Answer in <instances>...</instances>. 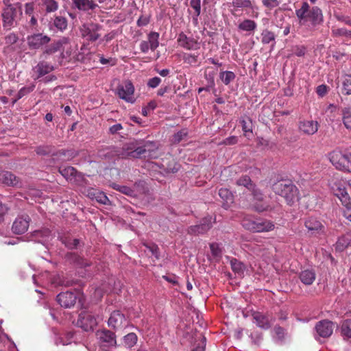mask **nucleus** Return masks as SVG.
<instances>
[{"instance_id":"1","label":"nucleus","mask_w":351,"mask_h":351,"mask_svg":"<svg viewBox=\"0 0 351 351\" xmlns=\"http://www.w3.org/2000/svg\"><path fill=\"white\" fill-rule=\"evenodd\" d=\"M158 145L154 141H147L143 143H132L121 148H114L113 156L120 158L132 159L142 158H155Z\"/></svg>"},{"instance_id":"2","label":"nucleus","mask_w":351,"mask_h":351,"mask_svg":"<svg viewBox=\"0 0 351 351\" xmlns=\"http://www.w3.org/2000/svg\"><path fill=\"white\" fill-rule=\"evenodd\" d=\"M295 14L300 21V24L309 21L311 28L322 24L324 16L322 10L317 6L310 7L306 1L302 3L300 9L295 10Z\"/></svg>"},{"instance_id":"3","label":"nucleus","mask_w":351,"mask_h":351,"mask_svg":"<svg viewBox=\"0 0 351 351\" xmlns=\"http://www.w3.org/2000/svg\"><path fill=\"white\" fill-rule=\"evenodd\" d=\"M274 192L283 197L289 205L293 204L298 198V189L290 180H280L272 185Z\"/></svg>"},{"instance_id":"4","label":"nucleus","mask_w":351,"mask_h":351,"mask_svg":"<svg viewBox=\"0 0 351 351\" xmlns=\"http://www.w3.org/2000/svg\"><path fill=\"white\" fill-rule=\"evenodd\" d=\"M328 158L337 169L351 171V152L335 149L328 154Z\"/></svg>"},{"instance_id":"5","label":"nucleus","mask_w":351,"mask_h":351,"mask_svg":"<svg viewBox=\"0 0 351 351\" xmlns=\"http://www.w3.org/2000/svg\"><path fill=\"white\" fill-rule=\"evenodd\" d=\"M102 26L97 23L87 22L82 25L80 28V32L83 39L88 42H95L97 40L101 34Z\"/></svg>"},{"instance_id":"6","label":"nucleus","mask_w":351,"mask_h":351,"mask_svg":"<svg viewBox=\"0 0 351 351\" xmlns=\"http://www.w3.org/2000/svg\"><path fill=\"white\" fill-rule=\"evenodd\" d=\"M22 14L21 8H4L2 10V25L5 30H10L17 25V18Z\"/></svg>"},{"instance_id":"7","label":"nucleus","mask_w":351,"mask_h":351,"mask_svg":"<svg viewBox=\"0 0 351 351\" xmlns=\"http://www.w3.org/2000/svg\"><path fill=\"white\" fill-rule=\"evenodd\" d=\"M36 153L40 156H47L51 154L58 157L68 156L67 158H72L77 154L73 150L62 149L55 152L54 147L51 145H42L36 147L34 149Z\"/></svg>"},{"instance_id":"8","label":"nucleus","mask_w":351,"mask_h":351,"mask_svg":"<svg viewBox=\"0 0 351 351\" xmlns=\"http://www.w3.org/2000/svg\"><path fill=\"white\" fill-rule=\"evenodd\" d=\"M333 193L346 208L343 210V216L348 219H351V199L346 188L343 186H337L336 189H333Z\"/></svg>"},{"instance_id":"9","label":"nucleus","mask_w":351,"mask_h":351,"mask_svg":"<svg viewBox=\"0 0 351 351\" xmlns=\"http://www.w3.org/2000/svg\"><path fill=\"white\" fill-rule=\"evenodd\" d=\"M243 226L252 232H268L274 229V224L270 221H243Z\"/></svg>"},{"instance_id":"10","label":"nucleus","mask_w":351,"mask_h":351,"mask_svg":"<svg viewBox=\"0 0 351 351\" xmlns=\"http://www.w3.org/2000/svg\"><path fill=\"white\" fill-rule=\"evenodd\" d=\"M253 196L252 208L258 213L271 210V206L264 202V195L261 190L256 188V186L250 191Z\"/></svg>"},{"instance_id":"11","label":"nucleus","mask_w":351,"mask_h":351,"mask_svg":"<svg viewBox=\"0 0 351 351\" xmlns=\"http://www.w3.org/2000/svg\"><path fill=\"white\" fill-rule=\"evenodd\" d=\"M134 87L130 81H126L117 88L118 96L127 102L133 104L135 102L134 97Z\"/></svg>"},{"instance_id":"12","label":"nucleus","mask_w":351,"mask_h":351,"mask_svg":"<svg viewBox=\"0 0 351 351\" xmlns=\"http://www.w3.org/2000/svg\"><path fill=\"white\" fill-rule=\"evenodd\" d=\"M50 41V37L42 33L33 34L27 37V45L32 49H38Z\"/></svg>"},{"instance_id":"13","label":"nucleus","mask_w":351,"mask_h":351,"mask_svg":"<svg viewBox=\"0 0 351 351\" xmlns=\"http://www.w3.org/2000/svg\"><path fill=\"white\" fill-rule=\"evenodd\" d=\"M78 324L86 331L91 330L97 324V318L90 313H82L80 315Z\"/></svg>"},{"instance_id":"14","label":"nucleus","mask_w":351,"mask_h":351,"mask_svg":"<svg viewBox=\"0 0 351 351\" xmlns=\"http://www.w3.org/2000/svg\"><path fill=\"white\" fill-rule=\"evenodd\" d=\"M178 43L179 45L188 50H196L199 48V43L192 37H188L184 33L178 35Z\"/></svg>"},{"instance_id":"15","label":"nucleus","mask_w":351,"mask_h":351,"mask_svg":"<svg viewBox=\"0 0 351 351\" xmlns=\"http://www.w3.org/2000/svg\"><path fill=\"white\" fill-rule=\"evenodd\" d=\"M319 125L317 121L304 120L299 122L298 128L300 132L304 134L313 135L317 132Z\"/></svg>"},{"instance_id":"16","label":"nucleus","mask_w":351,"mask_h":351,"mask_svg":"<svg viewBox=\"0 0 351 351\" xmlns=\"http://www.w3.org/2000/svg\"><path fill=\"white\" fill-rule=\"evenodd\" d=\"M108 324L113 328H121L125 327L128 324L125 316L119 311H114L108 319Z\"/></svg>"},{"instance_id":"17","label":"nucleus","mask_w":351,"mask_h":351,"mask_svg":"<svg viewBox=\"0 0 351 351\" xmlns=\"http://www.w3.org/2000/svg\"><path fill=\"white\" fill-rule=\"evenodd\" d=\"M76 295L71 291L60 293L57 296L58 302L64 308H71L76 302Z\"/></svg>"},{"instance_id":"18","label":"nucleus","mask_w":351,"mask_h":351,"mask_svg":"<svg viewBox=\"0 0 351 351\" xmlns=\"http://www.w3.org/2000/svg\"><path fill=\"white\" fill-rule=\"evenodd\" d=\"M317 333L322 337H328L333 332V324L328 320L319 322L315 326Z\"/></svg>"},{"instance_id":"19","label":"nucleus","mask_w":351,"mask_h":351,"mask_svg":"<svg viewBox=\"0 0 351 351\" xmlns=\"http://www.w3.org/2000/svg\"><path fill=\"white\" fill-rule=\"evenodd\" d=\"M161 168L167 174L175 173L179 171L180 165L173 158L169 156L162 159Z\"/></svg>"},{"instance_id":"20","label":"nucleus","mask_w":351,"mask_h":351,"mask_svg":"<svg viewBox=\"0 0 351 351\" xmlns=\"http://www.w3.org/2000/svg\"><path fill=\"white\" fill-rule=\"evenodd\" d=\"M0 182L10 186H17L19 184V178L10 171H0Z\"/></svg>"},{"instance_id":"21","label":"nucleus","mask_w":351,"mask_h":351,"mask_svg":"<svg viewBox=\"0 0 351 351\" xmlns=\"http://www.w3.org/2000/svg\"><path fill=\"white\" fill-rule=\"evenodd\" d=\"M211 224L208 221H201L199 223L191 226L188 229V232L192 235H199L206 233L211 228Z\"/></svg>"},{"instance_id":"22","label":"nucleus","mask_w":351,"mask_h":351,"mask_svg":"<svg viewBox=\"0 0 351 351\" xmlns=\"http://www.w3.org/2000/svg\"><path fill=\"white\" fill-rule=\"evenodd\" d=\"M73 5L80 11L93 10L97 7V4L93 0H72Z\"/></svg>"},{"instance_id":"23","label":"nucleus","mask_w":351,"mask_h":351,"mask_svg":"<svg viewBox=\"0 0 351 351\" xmlns=\"http://www.w3.org/2000/svg\"><path fill=\"white\" fill-rule=\"evenodd\" d=\"M54 70L53 66L49 64L48 62L43 60L40 61L37 65L34 67V71L37 73L36 79H39L41 77L49 73Z\"/></svg>"},{"instance_id":"24","label":"nucleus","mask_w":351,"mask_h":351,"mask_svg":"<svg viewBox=\"0 0 351 351\" xmlns=\"http://www.w3.org/2000/svg\"><path fill=\"white\" fill-rule=\"evenodd\" d=\"M96 335L99 341L107 343L109 346H114L116 344L114 334L109 330H98L96 332Z\"/></svg>"},{"instance_id":"25","label":"nucleus","mask_w":351,"mask_h":351,"mask_svg":"<svg viewBox=\"0 0 351 351\" xmlns=\"http://www.w3.org/2000/svg\"><path fill=\"white\" fill-rule=\"evenodd\" d=\"M254 322L260 328L268 329L270 327L269 318L260 312L253 313Z\"/></svg>"},{"instance_id":"26","label":"nucleus","mask_w":351,"mask_h":351,"mask_svg":"<svg viewBox=\"0 0 351 351\" xmlns=\"http://www.w3.org/2000/svg\"><path fill=\"white\" fill-rule=\"evenodd\" d=\"M219 195L223 201V206L227 209L234 202V196L229 189L221 188L219 190Z\"/></svg>"},{"instance_id":"27","label":"nucleus","mask_w":351,"mask_h":351,"mask_svg":"<svg viewBox=\"0 0 351 351\" xmlns=\"http://www.w3.org/2000/svg\"><path fill=\"white\" fill-rule=\"evenodd\" d=\"M232 5L233 9L231 10V13L233 15H236V12L239 8H250L254 10V6L250 0H232Z\"/></svg>"},{"instance_id":"28","label":"nucleus","mask_w":351,"mask_h":351,"mask_svg":"<svg viewBox=\"0 0 351 351\" xmlns=\"http://www.w3.org/2000/svg\"><path fill=\"white\" fill-rule=\"evenodd\" d=\"M59 173L66 180L72 181L77 176V170L71 166L60 167L58 169Z\"/></svg>"},{"instance_id":"29","label":"nucleus","mask_w":351,"mask_h":351,"mask_svg":"<svg viewBox=\"0 0 351 351\" xmlns=\"http://www.w3.org/2000/svg\"><path fill=\"white\" fill-rule=\"evenodd\" d=\"M257 27L256 23L251 19H245L238 25V29L241 32H253Z\"/></svg>"},{"instance_id":"30","label":"nucleus","mask_w":351,"mask_h":351,"mask_svg":"<svg viewBox=\"0 0 351 351\" xmlns=\"http://www.w3.org/2000/svg\"><path fill=\"white\" fill-rule=\"evenodd\" d=\"M300 279L306 285H312L315 280V274L313 270H304L300 274Z\"/></svg>"},{"instance_id":"31","label":"nucleus","mask_w":351,"mask_h":351,"mask_svg":"<svg viewBox=\"0 0 351 351\" xmlns=\"http://www.w3.org/2000/svg\"><path fill=\"white\" fill-rule=\"evenodd\" d=\"M62 43L60 40L53 43L47 47L40 55V58L47 59V56L61 50Z\"/></svg>"},{"instance_id":"32","label":"nucleus","mask_w":351,"mask_h":351,"mask_svg":"<svg viewBox=\"0 0 351 351\" xmlns=\"http://www.w3.org/2000/svg\"><path fill=\"white\" fill-rule=\"evenodd\" d=\"M29 227V221H14L12 229L14 233L21 234L25 233Z\"/></svg>"},{"instance_id":"33","label":"nucleus","mask_w":351,"mask_h":351,"mask_svg":"<svg viewBox=\"0 0 351 351\" xmlns=\"http://www.w3.org/2000/svg\"><path fill=\"white\" fill-rule=\"evenodd\" d=\"M305 226L312 234L323 231V226L320 221H305Z\"/></svg>"},{"instance_id":"34","label":"nucleus","mask_w":351,"mask_h":351,"mask_svg":"<svg viewBox=\"0 0 351 351\" xmlns=\"http://www.w3.org/2000/svg\"><path fill=\"white\" fill-rule=\"evenodd\" d=\"M351 243V234H346L340 237L336 243V250L340 252L343 251Z\"/></svg>"},{"instance_id":"35","label":"nucleus","mask_w":351,"mask_h":351,"mask_svg":"<svg viewBox=\"0 0 351 351\" xmlns=\"http://www.w3.org/2000/svg\"><path fill=\"white\" fill-rule=\"evenodd\" d=\"M342 121L345 128L351 131V108L346 107L341 110Z\"/></svg>"},{"instance_id":"36","label":"nucleus","mask_w":351,"mask_h":351,"mask_svg":"<svg viewBox=\"0 0 351 351\" xmlns=\"http://www.w3.org/2000/svg\"><path fill=\"white\" fill-rule=\"evenodd\" d=\"M110 186L113 189H115L116 191H118L123 194L130 197H134L136 195L135 191L128 186H122L116 183H112Z\"/></svg>"},{"instance_id":"37","label":"nucleus","mask_w":351,"mask_h":351,"mask_svg":"<svg viewBox=\"0 0 351 351\" xmlns=\"http://www.w3.org/2000/svg\"><path fill=\"white\" fill-rule=\"evenodd\" d=\"M236 184L238 186H245L249 191H250L255 186V184L252 183L251 178L244 175L237 180Z\"/></svg>"},{"instance_id":"38","label":"nucleus","mask_w":351,"mask_h":351,"mask_svg":"<svg viewBox=\"0 0 351 351\" xmlns=\"http://www.w3.org/2000/svg\"><path fill=\"white\" fill-rule=\"evenodd\" d=\"M159 33L156 32H152L148 34V43L152 51H155L159 46Z\"/></svg>"},{"instance_id":"39","label":"nucleus","mask_w":351,"mask_h":351,"mask_svg":"<svg viewBox=\"0 0 351 351\" xmlns=\"http://www.w3.org/2000/svg\"><path fill=\"white\" fill-rule=\"evenodd\" d=\"M216 71L213 70L212 68L208 67L204 72V77L207 81L208 87L213 88L215 86V75Z\"/></svg>"},{"instance_id":"40","label":"nucleus","mask_w":351,"mask_h":351,"mask_svg":"<svg viewBox=\"0 0 351 351\" xmlns=\"http://www.w3.org/2000/svg\"><path fill=\"white\" fill-rule=\"evenodd\" d=\"M236 75L232 71H222L219 74L221 80L226 84H229L235 78Z\"/></svg>"},{"instance_id":"41","label":"nucleus","mask_w":351,"mask_h":351,"mask_svg":"<svg viewBox=\"0 0 351 351\" xmlns=\"http://www.w3.org/2000/svg\"><path fill=\"white\" fill-rule=\"evenodd\" d=\"M261 36V41L263 44H269L271 41H274L276 38L274 33L267 29L262 32Z\"/></svg>"},{"instance_id":"42","label":"nucleus","mask_w":351,"mask_h":351,"mask_svg":"<svg viewBox=\"0 0 351 351\" xmlns=\"http://www.w3.org/2000/svg\"><path fill=\"white\" fill-rule=\"evenodd\" d=\"M54 26L60 31H64L67 27V20L63 16H56L53 21Z\"/></svg>"},{"instance_id":"43","label":"nucleus","mask_w":351,"mask_h":351,"mask_svg":"<svg viewBox=\"0 0 351 351\" xmlns=\"http://www.w3.org/2000/svg\"><path fill=\"white\" fill-rule=\"evenodd\" d=\"M341 331L343 337L351 338V319H347L342 323Z\"/></svg>"},{"instance_id":"44","label":"nucleus","mask_w":351,"mask_h":351,"mask_svg":"<svg viewBox=\"0 0 351 351\" xmlns=\"http://www.w3.org/2000/svg\"><path fill=\"white\" fill-rule=\"evenodd\" d=\"M343 93L345 95H351V75H346L343 80Z\"/></svg>"},{"instance_id":"45","label":"nucleus","mask_w":351,"mask_h":351,"mask_svg":"<svg viewBox=\"0 0 351 351\" xmlns=\"http://www.w3.org/2000/svg\"><path fill=\"white\" fill-rule=\"evenodd\" d=\"M47 12H53L58 10V3L56 0H43Z\"/></svg>"},{"instance_id":"46","label":"nucleus","mask_w":351,"mask_h":351,"mask_svg":"<svg viewBox=\"0 0 351 351\" xmlns=\"http://www.w3.org/2000/svg\"><path fill=\"white\" fill-rule=\"evenodd\" d=\"M188 135L187 129H182L181 130L176 132L173 136L172 141L173 143L178 144L180 143L183 139H184Z\"/></svg>"},{"instance_id":"47","label":"nucleus","mask_w":351,"mask_h":351,"mask_svg":"<svg viewBox=\"0 0 351 351\" xmlns=\"http://www.w3.org/2000/svg\"><path fill=\"white\" fill-rule=\"evenodd\" d=\"M124 343L128 348L132 347L136 343L137 336L134 332H130L124 337Z\"/></svg>"},{"instance_id":"48","label":"nucleus","mask_w":351,"mask_h":351,"mask_svg":"<svg viewBox=\"0 0 351 351\" xmlns=\"http://www.w3.org/2000/svg\"><path fill=\"white\" fill-rule=\"evenodd\" d=\"M35 87H36L35 84H32L29 86H24V87L21 88L19 90V92H18V93L16 95V99H20L23 97H24V96L28 95L29 93H32L34 90Z\"/></svg>"},{"instance_id":"49","label":"nucleus","mask_w":351,"mask_h":351,"mask_svg":"<svg viewBox=\"0 0 351 351\" xmlns=\"http://www.w3.org/2000/svg\"><path fill=\"white\" fill-rule=\"evenodd\" d=\"M231 266H232V270L234 272L237 273L239 275H241L243 274L245 267H244V265L242 263H241L240 261H238L236 259L232 260L231 261Z\"/></svg>"},{"instance_id":"50","label":"nucleus","mask_w":351,"mask_h":351,"mask_svg":"<svg viewBox=\"0 0 351 351\" xmlns=\"http://www.w3.org/2000/svg\"><path fill=\"white\" fill-rule=\"evenodd\" d=\"M332 33L335 36H347L351 38V31L346 28L333 29Z\"/></svg>"},{"instance_id":"51","label":"nucleus","mask_w":351,"mask_h":351,"mask_svg":"<svg viewBox=\"0 0 351 351\" xmlns=\"http://www.w3.org/2000/svg\"><path fill=\"white\" fill-rule=\"evenodd\" d=\"M19 36L14 33H10L5 37V43L8 46H11L17 43Z\"/></svg>"},{"instance_id":"52","label":"nucleus","mask_w":351,"mask_h":351,"mask_svg":"<svg viewBox=\"0 0 351 351\" xmlns=\"http://www.w3.org/2000/svg\"><path fill=\"white\" fill-rule=\"evenodd\" d=\"M191 7L195 10V15L196 17L199 16L201 12V1L200 0H191Z\"/></svg>"},{"instance_id":"53","label":"nucleus","mask_w":351,"mask_h":351,"mask_svg":"<svg viewBox=\"0 0 351 351\" xmlns=\"http://www.w3.org/2000/svg\"><path fill=\"white\" fill-rule=\"evenodd\" d=\"M97 196L95 198V200L101 204H106L107 202L109 201L108 197L106 195V194L104 192H101L100 191H96Z\"/></svg>"},{"instance_id":"54","label":"nucleus","mask_w":351,"mask_h":351,"mask_svg":"<svg viewBox=\"0 0 351 351\" xmlns=\"http://www.w3.org/2000/svg\"><path fill=\"white\" fill-rule=\"evenodd\" d=\"M210 248L211 253L214 256H221V249L218 243H210Z\"/></svg>"},{"instance_id":"55","label":"nucleus","mask_w":351,"mask_h":351,"mask_svg":"<svg viewBox=\"0 0 351 351\" xmlns=\"http://www.w3.org/2000/svg\"><path fill=\"white\" fill-rule=\"evenodd\" d=\"M183 60L184 62L189 64H195L197 62V56L190 53H184L183 56Z\"/></svg>"},{"instance_id":"56","label":"nucleus","mask_w":351,"mask_h":351,"mask_svg":"<svg viewBox=\"0 0 351 351\" xmlns=\"http://www.w3.org/2000/svg\"><path fill=\"white\" fill-rule=\"evenodd\" d=\"M262 3L264 6L269 10L276 8L280 5V2L278 0H263Z\"/></svg>"},{"instance_id":"57","label":"nucleus","mask_w":351,"mask_h":351,"mask_svg":"<svg viewBox=\"0 0 351 351\" xmlns=\"http://www.w3.org/2000/svg\"><path fill=\"white\" fill-rule=\"evenodd\" d=\"M306 47L304 46H295L293 47V53L298 56V57H302L306 53Z\"/></svg>"},{"instance_id":"58","label":"nucleus","mask_w":351,"mask_h":351,"mask_svg":"<svg viewBox=\"0 0 351 351\" xmlns=\"http://www.w3.org/2000/svg\"><path fill=\"white\" fill-rule=\"evenodd\" d=\"M150 17L149 16L141 15L138 18L136 23L138 27H143L148 25Z\"/></svg>"},{"instance_id":"59","label":"nucleus","mask_w":351,"mask_h":351,"mask_svg":"<svg viewBox=\"0 0 351 351\" xmlns=\"http://www.w3.org/2000/svg\"><path fill=\"white\" fill-rule=\"evenodd\" d=\"M144 245L149 250V251L152 253L153 256H155L156 259L159 258L158 247L156 245L152 244L150 245H148L145 244Z\"/></svg>"},{"instance_id":"60","label":"nucleus","mask_w":351,"mask_h":351,"mask_svg":"<svg viewBox=\"0 0 351 351\" xmlns=\"http://www.w3.org/2000/svg\"><path fill=\"white\" fill-rule=\"evenodd\" d=\"M161 82V80L158 77H154L149 79L147 82V86L150 88H156L157 87Z\"/></svg>"},{"instance_id":"61","label":"nucleus","mask_w":351,"mask_h":351,"mask_svg":"<svg viewBox=\"0 0 351 351\" xmlns=\"http://www.w3.org/2000/svg\"><path fill=\"white\" fill-rule=\"evenodd\" d=\"M328 86L325 84H321L317 87L316 93L320 97H324L328 92Z\"/></svg>"},{"instance_id":"62","label":"nucleus","mask_w":351,"mask_h":351,"mask_svg":"<svg viewBox=\"0 0 351 351\" xmlns=\"http://www.w3.org/2000/svg\"><path fill=\"white\" fill-rule=\"evenodd\" d=\"M123 129V126L121 123H117L115 125H112L109 128V133L111 134H115L119 133L120 130Z\"/></svg>"},{"instance_id":"63","label":"nucleus","mask_w":351,"mask_h":351,"mask_svg":"<svg viewBox=\"0 0 351 351\" xmlns=\"http://www.w3.org/2000/svg\"><path fill=\"white\" fill-rule=\"evenodd\" d=\"M238 141V138L235 136H232L223 140V144L226 145H235Z\"/></svg>"},{"instance_id":"64","label":"nucleus","mask_w":351,"mask_h":351,"mask_svg":"<svg viewBox=\"0 0 351 351\" xmlns=\"http://www.w3.org/2000/svg\"><path fill=\"white\" fill-rule=\"evenodd\" d=\"M274 332L279 340H281L284 337V329L280 326L275 327L274 328Z\"/></svg>"}]
</instances>
